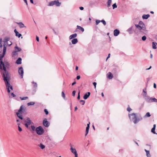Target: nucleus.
Instances as JSON below:
<instances>
[{
    "label": "nucleus",
    "instance_id": "f257e3e1",
    "mask_svg": "<svg viewBox=\"0 0 157 157\" xmlns=\"http://www.w3.org/2000/svg\"><path fill=\"white\" fill-rule=\"evenodd\" d=\"M136 30L138 31L139 33L143 34H146L147 32L145 25L144 23L142 21L139 22L138 24H135Z\"/></svg>",
    "mask_w": 157,
    "mask_h": 157
},
{
    "label": "nucleus",
    "instance_id": "f03ea898",
    "mask_svg": "<svg viewBox=\"0 0 157 157\" xmlns=\"http://www.w3.org/2000/svg\"><path fill=\"white\" fill-rule=\"evenodd\" d=\"M129 117L130 121L136 124L142 119V118L140 115H138L137 113H133L128 115Z\"/></svg>",
    "mask_w": 157,
    "mask_h": 157
},
{
    "label": "nucleus",
    "instance_id": "7ed1b4c3",
    "mask_svg": "<svg viewBox=\"0 0 157 157\" xmlns=\"http://www.w3.org/2000/svg\"><path fill=\"white\" fill-rule=\"evenodd\" d=\"M23 122L22 123L25 127L29 130L31 131L30 127L29 125L33 124V122L29 117H26L23 119Z\"/></svg>",
    "mask_w": 157,
    "mask_h": 157
},
{
    "label": "nucleus",
    "instance_id": "20e7f679",
    "mask_svg": "<svg viewBox=\"0 0 157 157\" xmlns=\"http://www.w3.org/2000/svg\"><path fill=\"white\" fill-rule=\"evenodd\" d=\"M70 145L71 147L70 150L71 152L74 154L75 157H78V154L75 148L74 147V146L71 144H70Z\"/></svg>",
    "mask_w": 157,
    "mask_h": 157
},
{
    "label": "nucleus",
    "instance_id": "39448f33",
    "mask_svg": "<svg viewBox=\"0 0 157 157\" xmlns=\"http://www.w3.org/2000/svg\"><path fill=\"white\" fill-rule=\"evenodd\" d=\"M36 132L37 134L39 135H41L44 132V131L41 126H39L36 128Z\"/></svg>",
    "mask_w": 157,
    "mask_h": 157
},
{
    "label": "nucleus",
    "instance_id": "423d86ee",
    "mask_svg": "<svg viewBox=\"0 0 157 157\" xmlns=\"http://www.w3.org/2000/svg\"><path fill=\"white\" fill-rule=\"evenodd\" d=\"M61 5V3L59 2L58 0H55L50 2L49 4V6H52L56 5V6H59Z\"/></svg>",
    "mask_w": 157,
    "mask_h": 157
},
{
    "label": "nucleus",
    "instance_id": "0eeeda50",
    "mask_svg": "<svg viewBox=\"0 0 157 157\" xmlns=\"http://www.w3.org/2000/svg\"><path fill=\"white\" fill-rule=\"evenodd\" d=\"M18 72L19 75H20L21 78H22L23 76L24 70L22 67H21L19 68Z\"/></svg>",
    "mask_w": 157,
    "mask_h": 157
},
{
    "label": "nucleus",
    "instance_id": "6e6552de",
    "mask_svg": "<svg viewBox=\"0 0 157 157\" xmlns=\"http://www.w3.org/2000/svg\"><path fill=\"white\" fill-rule=\"evenodd\" d=\"M144 98L145 100L148 102H151L152 98H150L147 96L146 94L144 95Z\"/></svg>",
    "mask_w": 157,
    "mask_h": 157
},
{
    "label": "nucleus",
    "instance_id": "1a4fd4ad",
    "mask_svg": "<svg viewBox=\"0 0 157 157\" xmlns=\"http://www.w3.org/2000/svg\"><path fill=\"white\" fill-rule=\"evenodd\" d=\"M43 124L46 127H48L49 126V124L47 119H45L44 120Z\"/></svg>",
    "mask_w": 157,
    "mask_h": 157
},
{
    "label": "nucleus",
    "instance_id": "9d476101",
    "mask_svg": "<svg viewBox=\"0 0 157 157\" xmlns=\"http://www.w3.org/2000/svg\"><path fill=\"white\" fill-rule=\"evenodd\" d=\"M120 33V31L119 30L117 29H115L114 30L113 32L114 35L115 36H118Z\"/></svg>",
    "mask_w": 157,
    "mask_h": 157
},
{
    "label": "nucleus",
    "instance_id": "9b49d317",
    "mask_svg": "<svg viewBox=\"0 0 157 157\" xmlns=\"http://www.w3.org/2000/svg\"><path fill=\"white\" fill-rule=\"evenodd\" d=\"M90 92H88L87 93L84 94L83 96V98L85 100L86 99L90 96Z\"/></svg>",
    "mask_w": 157,
    "mask_h": 157
},
{
    "label": "nucleus",
    "instance_id": "f8f14e48",
    "mask_svg": "<svg viewBox=\"0 0 157 157\" xmlns=\"http://www.w3.org/2000/svg\"><path fill=\"white\" fill-rule=\"evenodd\" d=\"M77 35L76 33L71 35L69 36V39L70 40H71L73 39H74L77 37Z\"/></svg>",
    "mask_w": 157,
    "mask_h": 157
},
{
    "label": "nucleus",
    "instance_id": "ddd939ff",
    "mask_svg": "<svg viewBox=\"0 0 157 157\" xmlns=\"http://www.w3.org/2000/svg\"><path fill=\"white\" fill-rule=\"evenodd\" d=\"M10 40V38L9 37H5L3 40V42L4 43L3 45L4 44H6V47L7 45H6V43L8 41H9Z\"/></svg>",
    "mask_w": 157,
    "mask_h": 157
},
{
    "label": "nucleus",
    "instance_id": "4468645a",
    "mask_svg": "<svg viewBox=\"0 0 157 157\" xmlns=\"http://www.w3.org/2000/svg\"><path fill=\"white\" fill-rule=\"evenodd\" d=\"M156 45H157V43L154 42H152V48L153 49H156Z\"/></svg>",
    "mask_w": 157,
    "mask_h": 157
},
{
    "label": "nucleus",
    "instance_id": "2eb2a0df",
    "mask_svg": "<svg viewBox=\"0 0 157 157\" xmlns=\"http://www.w3.org/2000/svg\"><path fill=\"white\" fill-rule=\"evenodd\" d=\"M150 17V15L149 14H144L142 17V18L144 19H147Z\"/></svg>",
    "mask_w": 157,
    "mask_h": 157
},
{
    "label": "nucleus",
    "instance_id": "dca6fc26",
    "mask_svg": "<svg viewBox=\"0 0 157 157\" xmlns=\"http://www.w3.org/2000/svg\"><path fill=\"white\" fill-rule=\"evenodd\" d=\"M78 42V40L77 38H74L71 40V43L73 44H75Z\"/></svg>",
    "mask_w": 157,
    "mask_h": 157
},
{
    "label": "nucleus",
    "instance_id": "f3484780",
    "mask_svg": "<svg viewBox=\"0 0 157 157\" xmlns=\"http://www.w3.org/2000/svg\"><path fill=\"white\" fill-rule=\"evenodd\" d=\"M17 24L19 25V26L20 28H22L26 27V26H25L24 24L22 22H20L17 23Z\"/></svg>",
    "mask_w": 157,
    "mask_h": 157
},
{
    "label": "nucleus",
    "instance_id": "a211bd4d",
    "mask_svg": "<svg viewBox=\"0 0 157 157\" xmlns=\"http://www.w3.org/2000/svg\"><path fill=\"white\" fill-rule=\"evenodd\" d=\"M113 77L112 74L110 72L108 74V78L109 79H112Z\"/></svg>",
    "mask_w": 157,
    "mask_h": 157
},
{
    "label": "nucleus",
    "instance_id": "6ab92c4d",
    "mask_svg": "<svg viewBox=\"0 0 157 157\" xmlns=\"http://www.w3.org/2000/svg\"><path fill=\"white\" fill-rule=\"evenodd\" d=\"M146 152V156H147V157H151V155L150 153V152L148 150H146V149H145L144 150Z\"/></svg>",
    "mask_w": 157,
    "mask_h": 157
},
{
    "label": "nucleus",
    "instance_id": "aec40b11",
    "mask_svg": "<svg viewBox=\"0 0 157 157\" xmlns=\"http://www.w3.org/2000/svg\"><path fill=\"white\" fill-rule=\"evenodd\" d=\"M14 49L15 50H16L17 52H20L21 50L20 48L18 47L17 46H15L14 47Z\"/></svg>",
    "mask_w": 157,
    "mask_h": 157
},
{
    "label": "nucleus",
    "instance_id": "412c9836",
    "mask_svg": "<svg viewBox=\"0 0 157 157\" xmlns=\"http://www.w3.org/2000/svg\"><path fill=\"white\" fill-rule=\"evenodd\" d=\"M16 63L17 64H21V58H19L16 61Z\"/></svg>",
    "mask_w": 157,
    "mask_h": 157
},
{
    "label": "nucleus",
    "instance_id": "4be33fe9",
    "mask_svg": "<svg viewBox=\"0 0 157 157\" xmlns=\"http://www.w3.org/2000/svg\"><path fill=\"white\" fill-rule=\"evenodd\" d=\"M16 114H17V117H18V118L19 119H21V120H23V117H22L21 115L19 113L17 112Z\"/></svg>",
    "mask_w": 157,
    "mask_h": 157
},
{
    "label": "nucleus",
    "instance_id": "5701e85b",
    "mask_svg": "<svg viewBox=\"0 0 157 157\" xmlns=\"http://www.w3.org/2000/svg\"><path fill=\"white\" fill-rule=\"evenodd\" d=\"M77 28L78 29L81 30L82 32H83L84 31V29L83 28L81 27L80 26L77 25Z\"/></svg>",
    "mask_w": 157,
    "mask_h": 157
},
{
    "label": "nucleus",
    "instance_id": "b1692460",
    "mask_svg": "<svg viewBox=\"0 0 157 157\" xmlns=\"http://www.w3.org/2000/svg\"><path fill=\"white\" fill-rule=\"evenodd\" d=\"M35 102L33 101L27 103V105L28 106L33 105L35 104Z\"/></svg>",
    "mask_w": 157,
    "mask_h": 157
},
{
    "label": "nucleus",
    "instance_id": "393cba45",
    "mask_svg": "<svg viewBox=\"0 0 157 157\" xmlns=\"http://www.w3.org/2000/svg\"><path fill=\"white\" fill-rule=\"evenodd\" d=\"M23 109V105H21L20 108V109L18 110V112L19 113H22V110Z\"/></svg>",
    "mask_w": 157,
    "mask_h": 157
},
{
    "label": "nucleus",
    "instance_id": "a878e982",
    "mask_svg": "<svg viewBox=\"0 0 157 157\" xmlns=\"http://www.w3.org/2000/svg\"><path fill=\"white\" fill-rule=\"evenodd\" d=\"M112 0H108L107 2V6L109 7L111 5Z\"/></svg>",
    "mask_w": 157,
    "mask_h": 157
},
{
    "label": "nucleus",
    "instance_id": "bb28decb",
    "mask_svg": "<svg viewBox=\"0 0 157 157\" xmlns=\"http://www.w3.org/2000/svg\"><path fill=\"white\" fill-rule=\"evenodd\" d=\"M30 127V128H31L32 129L33 131H36V129L35 127L33 125H31ZM30 130H31V129H30Z\"/></svg>",
    "mask_w": 157,
    "mask_h": 157
},
{
    "label": "nucleus",
    "instance_id": "cd10ccee",
    "mask_svg": "<svg viewBox=\"0 0 157 157\" xmlns=\"http://www.w3.org/2000/svg\"><path fill=\"white\" fill-rule=\"evenodd\" d=\"M90 127H88V126H87L86 129V133L85 134V136H86L89 132V130Z\"/></svg>",
    "mask_w": 157,
    "mask_h": 157
},
{
    "label": "nucleus",
    "instance_id": "c85d7f7f",
    "mask_svg": "<svg viewBox=\"0 0 157 157\" xmlns=\"http://www.w3.org/2000/svg\"><path fill=\"white\" fill-rule=\"evenodd\" d=\"M151 102H157V99H156L155 98H152L151 99Z\"/></svg>",
    "mask_w": 157,
    "mask_h": 157
},
{
    "label": "nucleus",
    "instance_id": "c756f323",
    "mask_svg": "<svg viewBox=\"0 0 157 157\" xmlns=\"http://www.w3.org/2000/svg\"><path fill=\"white\" fill-rule=\"evenodd\" d=\"M28 98V97H20V99L21 100H25Z\"/></svg>",
    "mask_w": 157,
    "mask_h": 157
},
{
    "label": "nucleus",
    "instance_id": "7c9ffc66",
    "mask_svg": "<svg viewBox=\"0 0 157 157\" xmlns=\"http://www.w3.org/2000/svg\"><path fill=\"white\" fill-rule=\"evenodd\" d=\"M39 146L40 147V148L42 149H44L45 147V146L41 144L39 145Z\"/></svg>",
    "mask_w": 157,
    "mask_h": 157
},
{
    "label": "nucleus",
    "instance_id": "2f4dec72",
    "mask_svg": "<svg viewBox=\"0 0 157 157\" xmlns=\"http://www.w3.org/2000/svg\"><path fill=\"white\" fill-rule=\"evenodd\" d=\"M133 27V26H132L131 27L129 28L127 30V31H128V32H129L131 31Z\"/></svg>",
    "mask_w": 157,
    "mask_h": 157
},
{
    "label": "nucleus",
    "instance_id": "473e14b6",
    "mask_svg": "<svg viewBox=\"0 0 157 157\" xmlns=\"http://www.w3.org/2000/svg\"><path fill=\"white\" fill-rule=\"evenodd\" d=\"M151 116V115L149 112L147 113L145 116V117H149Z\"/></svg>",
    "mask_w": 157,
    "mask_h": 157
},
{
    "label": "nucleus",
    "instance_id": "72a5a7b5",
    "mask_svg": "<svg viewBox=\"0 0 157 157\" xmlns=\"http://www.w3.org/2000/svg\"><path fill=\"white\" fill-rule=\"evenodd\" d=\"M32 83L33 84H34V86H33L34 87L36 88L37 86V83L36 82H32Z\"/></svg>",
    "mask_w": 157,
    "mask_h": 157
},
{
    "label": "nucleus",
    "instance_id": "f704fd0d",
    "mask_svg": "<svg viewBox=\"0 0 157 157\" xmlns=\"http://www.w3.org/2000/svg\"><path fill=\"white\" fill-rule=\"evenodd\" d=\"M17 124L18 125V129L19 131L21 132L22 131V130L21 128L19 126L20 124Z\"/></svg>",
    "mask_w": 157,
    "mask_h": 157
},
{
    "label": "nucleus",
    "instance_id": "c9c22d12",
    "mask_svg": "<svg viewBox=\"0 0 157 157\" xmlns=\"http://www.w3.org/2000/svg\"><path fill=\"white\" fill-rule=\"evenodd\" d=\"M155 128H153L151 130V132L153 133L157 134V133H156V132L155 131Z\"/></svg>",
    "mask_w": 157,
    "mask_h": 157
},
{
    "label": "nucleus",
    "instance_id": "e433bc0d",
    "mask_svg": "<svg viewBox=\"0 0 157 157\" xmlns=\"http://www.w3.org/2000/svg\"><path fill=\"white\" fill-rule=\"evenodd\" d=\"M17 52L15 50L14 51H13L12 52V54L13 56H15L16 55H17Z\"/></svg>",
    "mask_w": 157,
    "mask_h": 157
},
{
    "label": "nucleus",
    "instance_id": "4c0bfd02",
    "mask_svg": "<svg viewBox=\"0 0 157 157\" xmlns=\"http://www.w3.org/2000/svg\"><path fill=\"white\" fill-rule=\"evenodd\" d=\"M112 6H113V9H114L115 8H117V5L116 3L113 4L112 5Z\"/></svg>",
    "mask_w": 157,
    "mask_h": 157
},
{
    "label": "nucleus",
    "instance_id": "58836bf2",
    "mask_svg": "<svg viewBox=\"0 0 157 157\" xmlns=\"http://www.w3.org/2000/svg\"><path fill=\"white\" fill-rule=\"evenodd\" d=\"M147 38L146 36H144L142 37V40L143 41H145L146 40Z\"/></svg>",
    "mask_w": 157,
    "mask_h": 157
},
{
    "label": "nucleus",
    "instance_id": "ea45409f",
    "mask_svg": "<svg viewBox=\"0 0 157 157\" xmlns=\"http://www.w3.org/2000/svg\"><path fill=\"white\" fill-rule=\"evenodd\" d=\"M101 22H102V23L104 25H105L106 24V22L105 21V20H102L101 21Z\"/></svg>",
    "mask_w": 157,
    "mask_h": 157
},
{
    "label": "nucleus",
    "instance_id": "a19ab883",
    "mask_svg": "<svg viewBox=\"0 0 157 157\" xmlns=\"http://www.w3.org/2000/svg\"><path fill=\"white\" fill-rule=\"evenodd\" d=\"M62 97L64 98H65V94L63 91H62Z\"/></svg>",
    "mask_w": 157,
    "mask_h": 157
},
{
    "label": "nucleus",
    "instance_id": "79ce46f5",
    "mask_svg": "<svg viewBox=\"0 0 157 157\" xmlns=\"http://www.w3.org/2000/svg\"><path fill=\"white\" fill-rule=\"evenodd\" d=\"M101 22V21L97 20L96 21V25H98L100 22Z\"/></svg>",
    "mask_w": 157,
    "mask_h": 157
},
{
    "label": "nucleus",
    "instance_id": "37998d69",
    "mask_svg": "<svg viewBox=\"0 0 157 157\" xmlns=\"http://www.w3.org/2000/svg\"><path fill=\"white\" fill-rule=\"evenodd\" d=\"M44 111L45 112V113L46 115H48V112L47 109H44Z\"/></svg>",
    "mask_w": 157,
    "mask_h": 157
},
{
    "label": "nucleus",
    "instance_id": "c03bdc74",
    "mask_svg": "<svg viewBox=\"0 0 157 157\" xmlns=\"http://www.w3.org/2000/svg\"><path fill=\"white\" fill-rule=\"evenodd\" d=\"M21 36V34L19 33L18 32V34L17 35H16V36H18L19 38Z\"/></svg>",
    "mask_w": 157,
    "mask_h": 157
},
{
    "label": "nucleus",
    "instance_id": "a18cd8bd",
    "mask_svg": "<svg viewBox=\"0 0 157 157\" xmlns=\"http://www.w3.org/2000/svg\"><path fill=\"white\" fill-rule=\"evenodd\" d=\"M132 110V109L129 107V106H128V108L127 109V111L129 112H130Z\"/></svg>",
    "mask_w": 157,
    "mask_h": 157
},
{
    "label": "nucleus",
    "instance_id": "49530a36",
    "mask_svg": "<svg viewBox=\"0 0 157 157\" xmlns=\"http://www.w3.org/2000/svg\"><path fill=\"white\" fill-rule=\"evenodd\" d=\"M93 85H94V88L95 89L96 88V85H97V83L96 82H94L93 83Z\"/></svg>",
    "mask_w": 157,
    "mask_h": 157
},
{
    "label": "nucleus",
    "instance_id": "de8ad7c7",
    "mask_svg": "<svg viewBox=\"0 0 157 157\" xmlns=\"http://www.w3.org/2000/svg\"><path fill=\"white\" fill-rule=\"evenodd\" d=\"M10 44H9V43L8 42L7 43V45H8L9 46H10L12 44V43L10 41Z\"/></svg>",
    "mask_w": 157,
    "mask_h": 157
},
{
    "label": "nucleus",
    "instance_id": "09e8293b",
    "mask_svg": "<svg viewBox=\"0 0 157 157\" xmlns=\"http://www.w3.org/2000/svg\"><path fill=\"white\" fill-rule=\"evenodd\" d=\"M75 93L76 91L75 90H74L73 91L72 94L73 96H75Z\"/></svg>",
    "mask_w": 157,
    "mask_h": 157
},
{
    "label": "nucleus",
    "instance_id": "8fccbe9b",
    "mask_svg": "<svg viewBox=\"0 0 157 157\" xmlns=\"http://www.w3.org/2000/svg\"><path fill=\"white\" fill-rule=\"evenodd\" d=\"M80 98V92H79L78 93V95L77 97V99L78 100H79Z\"/></svg>",
    "mask_w": 157,
    "mask_h": 157
},
{
    "label": "nucleus",
    "instance_id": "3c124183",
    "mask_svg": "<svg viewBox=\"0 0 157 157\" xmlns=\"http://www.w3.org/2000/svg\"><path fill=\"white\" fill-rule=\"evenodd\" d=\"M14 32H15V33L16 34V35H17L18 34V32H17V31L16 29H15L14 30Z\"/></svg>",
    "mask_w": 157,
    "mask_h": 157
},
{
    "label": "nucleus",
    "instance_id": "603ef678",
    "mask_svg": "<svg viewBox=\"0 0 157 157\" xmlns=\"http://www.w3.org/2000/svg\"><path fill=\"white\" fill-rule=\"evenodd\" d=\"M80 78V75H78L77 76L76 78L78 80H79Z\"/></svg>",
    "mask_w": 157,
    "mask_h": 157
},
{
    "label": "nucleus",
    "instance_id": "864d4df0",
    "mask_svg": "<svg viewBox=\"0 0 157 157\" xmlns=\"http://www.w3.org/2000/svg\"><path fill=\"white\" fill-rule=\"evenodd\" d=\"M81 102H83V103H82V105H84L85 103V101L83 100H80Z\"/></svg>",
    "mask_w": 157,
    "mask_h": 157
},
{
    "label": "nucleus",
    "instance_id": "5fc2aeb1",
    "mask_svg": "<svg viewBox=\"0 0 157 157\" xmlns=\"http://www.w3.org/2000/svg\"><path fill=\"white\" fill-rule=\"evenodd\" d=\"M36 40L38 42L39 41V37L37 36H36Z\"/></svg>",
    "mask_w": 157,
    "mask_h": 157
},
{
    "label": "nucleus",
    "instance_id": "6e6d98bb",
    "mask_svg": "<svg viewBox=\"0 0 157 157\" xmlns=\"http://www.w3.org/2000/svg\"><path fill=\"white\" fill-rule=\"evenodd\" d=\"M13 96V97H16V95L14 94L13 93H12L11 94Z\"/></svg>",
    "mask_w": 157,
    "mask_h": 157
},
{
    "label": "nucleus",
    "instance_id": "4d7b16f0",
    "mask_svg": "<svg viewBox=\"0 0 157 157\" xmlns=\"http://www.w3.org/2000/svg\"><path fill=\"white\" fill-rule=\"evenodd\" d=\"M79 9L81 10H83L84 9V8L83 7L81 6L79 7Z\"/></svg>",
    "mask_w": 157,
    "mask_h": 157
},
{
    "label": "nucleus",
    "instance_id": "13d9d810",
    "mask_svg": "<svg viewBox=\"0 0 157 157\" xmlns=\"http://www.w3.org/2000/svg\"><path fill=\"white\" fill-rule=\"evenodd\" d=\"M133 141L137 144V145L138 146H139V145L138 144V143L135 140H133Z\"/></svg>",
    "mask_w": 157,
    "mask_h": 157
},
{
    "label": "nucleus",
    "instance_id": "bf43d9fd",
    "mask_svg": "<svg viewBox=\"0 0 157 157\" xmlns=\"http://www.w3.org/2000/svg\"><path fill=\"white\" fill-rule=\"evenodd\" d=\"M110 54H108V57H107V58H106V60L109 58L110 57Z\"/></svg>",
    "mask_w": 157,
    "mask_h": 157
},
{
    "label": "nucleus",
    "instance_id": "052dcab7",
    "mask_svg": "<svg viewBox=\"0 0 157 157\" xmlns=\"http://www.w3.org/2000/svg\"><path fill=\"white\" fill-rule=\"evenodd\" d=\"M153 87L155 88H156V85L155 83H154Z\"/></svg>",
    "mask_w": 157,
    "mask_h": 157
},
{
    "label": "nucleus",
    "instance_id": "680f3d73",
    "mask_svg": "<svg viewBox=\"0 0 157 157\" xmlns=\"http://www.w3.org/2000/svg\"><path fill=\"white\" fill-rule=\"evenodd\" d=\"M24 1L26 3V5H28V3H27V0H24Z\"/></svg>",
    "mask_w": 157,
    "mask_h": 157
},
{
    "label": "nucleus",
    "instance_id": "e2e57ef3",
    "mask_svg": "<svg viewBox=\"0 0 157 157\" xmlns=\"http://www.w3.org/2000/svg\"><path fill=\"white\" fill-rule=\"evenodd\" d=\"M76 82H73V83H72V85L73 86V85H74L75 84H76Z\"/></svg>",
    "mask_w": 157,
    "mask_h": 157
},
{
    "label": "nucleus",
    "instance_id": "0e129e2a",
    "mask_svg": "<svg viewBox=\"0 0 157 157\" xmlns=\"http://www.w3.org/2000/svg\"><path fill=\"white\" fill-rule=\"evenodd\" d=\"M30 1L31 3L32 4L33 3V0H30Z\"/></svg>",
    "mask_w": 157,
    "mask_h": 157
},
{
    "label": "nucleus",
    "instance_id": "69168bd1",
    "mask_svg": "<svg viewBox=\"0 0 157 157\" xmlns=\"http://www.w3.org/2000/svg\"><path fill=\"white\" fill-rule=\"evenodd\" d=\"M78 109V108L77 106H76L75 108V111H76Z\"/></svg>",
    "mask_w": 157,
    "mask_h": 157
},
{
    "label": "nucleus",
    "instance_id": "338daca9",
    "mask_svg": "<svg viewBox=\"0 0 157 157\" xmlns=\"http://www.w3.org/2000/svg\"><path fill=\"white\" fill-rule=\"evenodd\" d=\"M143 91L144 93H145V94H146V95H147L146 92V91H145L144 90H143Z\"/></svg>",
    "mask_w": 157,
    "mask_h": 157
},
{
    "label": "nucleus",
    "instance_id": "774afa93",
    "mask_svg": "<svg viewBox=\"0 0 157 157\" xmlns=\"http://www.w3.org/2000/svg\"><path fill=\"white\" fill-rule=\"evenodd\" d=\"M155 127H156V124H154V125H153V128H155Z\"/></svg>",
    "mask_w": 157,
    "mask_h": 157
}]
</instances>
